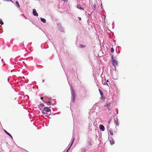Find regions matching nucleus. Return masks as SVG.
Returning a JSON list of instances; mask_svg holds the SVG:
<instances>
[{"instance_id": "f257e3e1", "label": "nucleus", "mask_w": 152, "mask_h": 152, "mask_svg": "<svg viewBox=\"0 0 152 152\" xmlns=\"http://www.w3.org/2000/svg\"><path fill=\"white\" fill-rule=\"evenodd\" d=\"M50 108L48 107H45L42 111V113L46 115V116L50 114Z\"/></svg>"}, {"instance_id": "f03ea898", "label": "nucleus", "mask_w": 152, "mask_h": 152, "mask_svg": "<svg viewBox=\"0 0 152 152\" xmlns=\"http://www.w3.org/2000/svg\"><path fill=\"white\" fill-rule=\"evenodd\" d=\"M112 64L115 66L118 65V63L115 59H113V58L112 60Z\"/></svg>"}, {"instance_id": "7ed1b4c3", "label": "nucleus", "mask_w": 152, "mask_h": 152, "mask_svg": "<svg viewBox=\"0 0 152 152\" xmlns=\"http://www.w3.org/2000/svg\"><path fill=\"white\" fill-rule=\"evenodd\" d=\"M114 122L116 124V126H117L118 127L119 126V124L118 122V119L117 117H116L115 118H114Z\"/></svg>"}, {"instance_id": "20e7f679", "label": "nucleus", "mask_w": 152, "mask_h": 152, "mask_svg": "<svg viewBox=\"0 0 152 152\" xmlns=\"http://www.w3.org/2000/svg\"><path fill=\"white\" fill-rule=\"evenodd\" d=\"M33 15L36 16H38V14L37 13L36 10L35 9H33L32 12Z\"/></svg>"}, {"instance_id": "39448f33", "label": "nucleus", "mask_w": 152, "mask_h": 152, "mask_svg": "<svg viewBox=\"0 0 152 152\" xmlns=\"http://www.w3.org/2000/svg\"><path fill=\"white\" fill-rule=\"evenodd\" d=\"M72 101L74 102L75 100V93L74 90H72Z\"/></svg>"}, {"instance_id": "423d86ee", "label": "nucleus", "mask_w": 152, "mask_h": 152, "mask_svg": "<svg viewBox=\"0 0 152 152\" xmlns=\"http://www.w3.org/2000/svg\"><path fill=\"white\" fill-rule=\"evenodd\" d=\"M99 92L101 96V99H104L105 98L103 97V94L102 92L100 89H99ZM100 99H101V98H100Z\"/></svg>"}, {"instance_id": "0eeeda50", "label": "nucleus", "mask_w": 152, "mask_h": 152, "mask_svg": "<svg viewBox=\"0 0 152 152\" xmlns=\"http://www.w3.org/2000/svg\"><path fill=\"white\" fill-rule=\"evenodd\" d=\"M99 128L102 131H104L105 128L104 126L102 125H99Z\"/></svg>"}, {"instance_id": "6e6552de", "label": "nucleus", "mask_w": 152, "mask_h": 152, "mask_svg": "<svg viewBox=\"0 0 152 152\" xmlns=\"http://www.w3.org/2000/svg\"><path fill=\"white\" fill-rule=\"evenodd\" d=\"M38 106H39V109L41 110V109L44 106V105L42 104H40L39 105H38Z\"/></svg>"}, {"instance_id": "1a4fd4ad", "label": "nucleus", "mask_w": 152, "mask_h": 152, "mask_svg": "<svg viewBox=\"0 0 152 152\" xmlns=\"http://www.w3.org/2000/svg\"><path fill=\"white\" fill-rule=\"evenodd\" d=\"M40 20L43 23H45L46 22V20L44 18H41Z\"/></svg>"}, {"instance_id": "9d476101", "label": "nucleus", "mask_w": 152, "mask_h": 152, "mask_svg": "<svg viewBox=\"0 0 152 152\" xmlns=\"http://www.w3.org/2000/svg\"><path fill=\"white\" fill-rule=\"evenodd\" d=\"M77 7L78 9H82V10H84L83 8L81 6L80 4L77 5Z\"/></svg>"}, {"instance_id": "9b49d317", "label": "nucleus", "mask_w": 152, "mask_h": 152, "mask_svg": "<svg viewBox=\"0 0 152 152\" xmlns=\"http://www.w3.org/2000/svg\"><path fill=\"white\" fill-rule=\"evenodd\" d=\"M4 131L5 132V133L8 135L10 137H11V138H12V136H11V135L10 134H9L8 132L6 131L5 130H4Z\"/></svg>"}, {"instance_id": "f8f14e48", "label": "nucleus", "mask_w": 152, "mask_h": 152, "mask_svg": "<svg viewBox=\"0 0 152 152\" xmlns=\"http://www.w3.org/2000/svg\"><path fill=\"white\" fill-rule=\"evenodd\" d=\"M74 141H75V138H74L72 140V142H71V144L70 145V147H71V146L73 144V143L74 142Z\"/></svg>"}, {"instance_id": "ddd939ff", "label": "nucleus", "mask_w": 152, "mask_h": 152, "mask_svg": "<svg viewBox=\"0 0 152 152\" xmlns=\"http://www.w3.org/2000/svg\"><path fill=\"white\" fill-rule=\"evenodd\" d=\"M79 47L80 48H83L85 47V46L82 45H80L79 46Z\"/></svg>"}, {"instance_id": "4468645a", "label": "nucleus", "mask_w": 152, "mask_h": 152, "mask_svg": "<svg viewBox=\"0 0 152 152\" xmlns=\"http://www.w3.org/2000/svg\"><path fill=\"white\" fill-rule=\"evenodd\" d=\"M109 132H110V134L111 135H113V131H112L111 130H110Z\"/></svg>"}, {"instance_id": "2eb2a0df", "label": "nucleus", "mask_w": 152, "mask_h": 152, "mask_svg": "<svg viewBox=\"0 0 152 152\" xmlns=\"http://www.w3.org/2000/svg\"><path fill=\"white\" fill-rule=\"evenodd\" d=\"M16 3L17 4V5L18 6V7H20V6L19 4V2L18 1H16Z\"/></svg>"}, {"instance_id": "dca6fc26", "label": "nucleus", "mask_w": 152, "mask_h": 152, "mask_svg": "<svg viewBox=\"0 0 152 152\" xmlns=\"http://www.w3.org/2000/svg\"><path fill=\"white\" fill-rule=\"evenodd\" d=\"M4 24V23L2 21L1 19H0V24L2 25Z\"/></svg>"}, {"instance_id": "f3484780", "label": "nucleus", "mask_w": 152, "mask_h": 152, "mask_svg": "<svg viewBox=\"0 0 152 152\" xmlns=\"http://www.w3.org/2000/svg\"><path fill=\"white\" fill-rule=\"evenodd\" d=\"M110 142L111 145H113L114 143V142L113 140H111L110 141Z\"/></svg>"}, {"instance_id": "a211bd4d", "label": "nucleus", "mask_w": 152, "mask_h": 152, "mask_svg": "<svg viewBox=\"0 0 152 152\" xmlns=\"http://www.w3.org/2000/svg\"><path fill=\"white\" fill-rule=\"evenodd\" d=\"M46 103H47V104L48 105H50V103L49 102H46Z\"/></svg>"}, {"instance_id": "6ab92c4d", "label": "nucleus", "mask_w": 152, "mask_h": 152, "mask_svg": "<svg viewBox=\"0 0 152 152\" xmlns=\"http://www.w3.org/2000/svg\"><path fill=\"white\" fill-rule=\"evenodd\" d=\"M88 144H89V145H92V144H91V140L89 141H88Z\"/></svg>"}, {"instance_id": "aec40b11", "label": "nucleus", "mask_w": 152, "mask_h": 152, "mask_svg": "<svg viewBox=\"0 0 152 152\" xmlns=\"http://www.w3.org/2000/svg\"><path fill=\"white\" fill-rule=\"evenodd\" d=\"M114 51V50L113 49V48H111V51L113 53V52Z\"/></svg>"}, {"instance_id": "412c9836", "label": "nucleus", "mask_w": 152, "mask_h": 152, "mask_svg": "<svg viewBox=\"0 0 152 152\" xmlns=\"http://www.w3.org/2000/svg\"><path fill=\"white\" fill-rule=\"evenodd\" d=\"M96 6V4H94V8H95Z\"/></svg>"}, {"instance_id": "4be33fe9", "label": "nucleus", "mask_w": 152, "mask_h": 152, "mask_svg": "<svg viewBox=\"0 0 152 152\" xmlns=\"http://www.w3.org/2000/svg\"><path fill=\"white\" fill-rule=\"evenodd\" d=\"M111 121V118H110V119L109 120V121H108V123H109V124H110V122Z\"/></svg>"}, {"instance_id": "5701e85b", "label": "nucleus", "mask_w": 152, "mask_h": 152, "mask_svg": "<svg viewBox=\"0 0 152 152\" xmlns=\"http://www.w3.org/2000/svg\"><path fill=\"white\" fill-rule=\"evenodd\" d=\"M71 147H69L68 149L67 150L66 152H68L69 151V150H70V148Z\"/></svg>"}, {"instance_id": "b1692460", "label": "nucleus", "mask_w": 152, "mask_h": 152, "mask_svg": "<svg viewBox=\"0 0 152 152\" xmlns=\"http://www.w3.org/2000/svg\"><path fill=\"white\" fill-rule=\"evenodd\" d=\"M78 18V19H79V20H81V18L79 17Z\"/></svg>"}, {"instance_id": "393cba45", "label": "nucleus", "mask_w": 152, "mask_h": 152, "mask_svg": "<svg viewBox=\"0 0 152 152\" xmlns=\"http://www.w3.org/2000/svg\"><path fill=\"white\" fill-rule=\"evenodd\" d=\"M104 84H107V82H105L104 83Z\"/></svg>"}, {"instance_id": "a878e982", "label": "nucleus", "mask_w": 152, "mask_h": 152, "mask_svg": "<svg viewBox=\"0 0 152 152\" xmlns=\"http://www.w3.org/2000/svg\"><path fill=\"white\" fill-rule=\"evenodd\" d=\"M41 99H43V97H41Z\"/></svg>"}, {"instance_id": "bb28decb", "label": "nucleus", "mask_w": 152, "mask_h": 152, "mask_svg": "<svg viewBox=\"0 0 152 152\" xmlns=\"http://www.w3.org/2000/svg\"><path fill=\"white\" fill-rule=\"evenodd\" d=\"M108 82V80H107V81L106 82Z\"/></svg>"}]
</instances>
